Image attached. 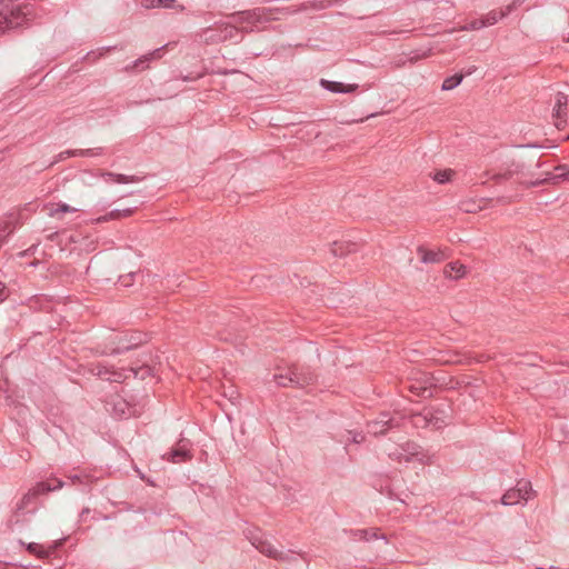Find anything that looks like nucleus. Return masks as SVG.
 <instances>
[{
	"label": "nucleus",
	"mask_w": 569,
	"mask_h": 569,
	"mask_svg": "<svg viewBox=\"0 0 569 569\" xmlns=\"http://www.w3.org/2000/svg\"><path fill=\"white\" fill-rule=\"evenodd\" d=\"M68 479L70 480V482L72 485H76V483H82L83 482V479H87V476H81V475H72V476H69Z\"/></svg>",
	"instance_id": "obj_37"
},
{
	"label": "nucleus",
	"mask_w": 569,
	"mask_h": 569,
	"mask_svg": "<svg viewBox=\"0 0 569 569\" xmlns=\"http://www.w3.org/2000/svg\"><path fill=\"white\" fill-rule=\"evenodd\" d=\"M518 0H515L511 4L507 6L506 9L501 10H492L490 11L482 20L486 22V26H493L497 23L500 19L508 16L513 8L517 6Z\"/></svg>",
	"instance_id": "obj_13"
},
{
	"label": "nucleus",
	"mask_w": 569,
	"mask_h": 569,
	"mask_svg": "<svg viewBox=\"0 0 569 569\" xmlns=\"http://www.w3.org/2000/svg\"><path fill=\"white\" fill-rule=\"evenodd\" d=\"M129 411L128 403L124 400H119L114 403V413L119 417L126 416Z\"/></svg>",
	"instance_id": "obj_31"
},
{
	"label": "nucleus",
	"mask_w": 569,
	"mask_h": 569,
	"mask_svg": "<svg viewBox=\"0 0 569 569\" xmlns=\"http://www.w3.org/2000/svg\"><path fill=\"white\" fill-rule=\"evenodd\" d=\"M177 7L176 0H161V8L174 9Z\"/></svg>",
	"instance_id": "obj_41"
},
{
	"label": "nucleus",
	"mask_w": 569,
	"mask_h": 569,
	"mask_svg": "<svg viewBox=\"0 0 569 569\" xmlns=\"http://www.w3.org/2000/svg\"><path fill=\"white\" fill-rule=\"evenodd\" d=\"M418 253L421 256L423 263H436L445 259L442 251L426 250L423 247L418 248Z\"/></svg>",
	"instance_id": "obj_18"
},
{
	"label": "nucleus",
	"mask_w": 569,
	"mask_h": 569,
	"mask_svg": "<svg viewBox=\"0 0 569 569\" xmlns=\"http://www.w3.org/2000/svg\"><path fill=\"white\" fill-rule=\"evenodd\" d=\"M332 2L330 0H312L301 3L298 8H266V7H257L250 10H242L232 12L228 17L234 19L236 22L239 23H249V24H258L266 23L273 20H277V14H290L300 11L307 10H323L331 7Z\"/></svg>",
	"instance_id": "obj_1"
},
{
	"label": "nucleus",
	"mask_w": 569,
	"mask_h": 569,
	"mask_svg": "<svg viewBox=\"0 0 569 569\" xmlns=\"http://www.w3.org/2000/svg\"><path fill=\"white\" fill-rule=\"evenodd\" d=\"M419 420H423L425 427H432L436 430L442 429L447 426V415L442 409H429L416 415L413 423L419 425Z\"/></svg>",
	"instance_id": "obj_6"
},
{
	"label": "nucleus",
	"mask_w": 569,
	"mask_h": 569,
	"mask_svg": "<svg viewBox=\"0 0 569 569\" xmlns=\"http://www.w3.org/2000/svg\"><path fill=\"white\" fill-rule=\"evenodd\" d=\"M252 32L253 29L250 28H237L236 26L227 22H216L213 26L203 28L198 37L202 42L206 43H219L226 40L234 38V36L240 32Z\"/></svg>",
	"instance_id": "obj_2"
},
{
	"label": "nucleus",
	"mask_w": 569,
	"mask_h": 569,
	"mask_svg": "<svg viewBox=\"0 0 569 569\" xmlns=\"http://www.w3.org/2000/svg\"><path fill=\"white\" fill-rule=\"evenodd\" d=\"M129 371L132 372L134 377H138L139 372L143 371V373L141 375V378H143L144 373H149L150 372V368L149 367L139 368V369L130 368Z\"/></svg>",
	"instance_id": "obj_42"
},
{
	"label": "nucleus",
	"mask_w": 569,
	"mask_h": 569,
	"mask_svg": "<svg viewBox=\"0 0 569 569\" xmlns=\"http://www.w3.org/2000/svg\"><path fill=\"white\" fill-rule=\"evenodd\" d=\"M163 458L172 463H180L190 460L192 455L190 453L187 443L181 440L178 446L166 453Z\"/></svg>",
	"instance_id": "obj_9"
},
{
	"label": "nucleus",
	"mask_w": 569,
	"mask_h": 569,
	"mask_svg": "<svg viewBox=\"0 0 569 569\" xmlns=\"http://www.w3.org/2000/svg\"><path fill=\"white\" fill-rule=\"evenodd\" d=\"M126 378L127 376L123 375L122 372H112V377H109L108 379L111 381L120 382Z\"/></svg>",
	"instance_id": "obj_43"
},
{
	"label": "nucleus",
	"mask_w": 569,
	"mask_h": 569,
	"mask_svg": "<svg viewBox=\"0 0 569 569\" xmlns=\"http://www.w3.org/2000/svg\"><path fill=\"white\" fill-rule=\"evenodd\" d=\"M100 176L106 180H111L116 183H131L141 180V178L138 176H127L121 173H114L111 171H102Z\"/></svg>",
	"instance_id": "obj_16"
},
{
	"label": "nucleus",
	"mask_w": 569,
	"mask_h": 569,
	"mask_svg": "<svg viewBox=\"0 0 569 569\" xmlns=\"http://www.w3.org/2000/svg\"><path fill=\"white\" fill-rule=\"evenodd\" d=\"M429 53H430V50H428V51H423L421 54H419V53H417V52H410V54H409V61H410V62H416V61H418V60H419V59H421V58H426V57H428V56H429Z\"/></svg>",
	"instance_id": "obj_36"
},
{
	"label": "nucleus",
	"mask_w": 569,
	"mask_h": 569,
	"mask_svg": "<svg viewBox=\"0 0 569 569\" xmlns=\"http://www.w3.org/2000/svg\"><path fill=\"white\" fill-rule=\"evenodd\" d=\"M89 513H90V509L83 508L82 511L80 512V521H86Z\"/></svg>",
	"instance_id": "obj_45"
},
{
	"label": "nucleus",
	"mask_w": 569,
	"mask_h": 569,
	"mask_svg": "<svg viewBox=\"0 0 569 569\" xmlns=\"http://www.w3.org/2000/svg\"><path fill=\"white\" fill-rule=\"evenodd\" d=\"M134 276V272H130L128 273L127 276H121L120 277V282L124 286V287H129L131 286V278Z\"/></svg>",
	"instance_id": "obj_38"
},
{
	"label": "nucleus",
	"mask_w": 569,
	"mask_h": 569,
	"mask_svg": "<svg viewBox=\"0 0 569 569\" xmlns=\"http://www.w3.org/2000/svg\"><path fill=\"white\" fill-rule=\"evenodd\" d=\"M475 69H476L475 67H472L471 69H469V70H468V72H467V74H471V73H472V71H473Z\"/></svg>",
	"instance_id": "obj_50"
},
{
	"label": "nucleus",
	"mask_w": 569,
	"mask_h": 569,
	"mask_svg": "<svg viewBox=\"0 0 569 569\" xmlns=\"http://www.w3.org/2000/svg\"><path fill=\"white\" fill-rule=\"evenodd\" d=\"M521 489H509L501 498V503L505 506H512L518 503L522 497L520 496Z\"/></svg>",
	"instance_id": "obj_22"
},
{
	"label": "nucleus",
	"mask_w": 569,
	"mask_h": 569,
	"mask_svg": "<svg viewBox=\"0 0 569 569\" xmlns=\"http://www.w3.org/2000/svg\"><path fill=\"white\" fill-rule=\"evenodd\" d=\"M552 177H555V173L547 172L546 177L543 179H538V180H535V181H530V182L527 183V187H539V186H542V184L548 183V182H553V178Z\"/></svg>",
	"instance_id": "obj_32"
},
{
	"label": "nucleus",
	"mask_w": 569,
	"mask_h": 569,
	"mask_svg": "<svg viewBox=\"0 0 569 569\" xmlns=\"http://www.w3.org/2000/svg\"><path fill=\"white\" fill-rule=\"evenodd\" d=\"M459 209L466 213H476L483 209L479 202L473 199L462 200L458 204Z\"/></svg>",
	"instance_id": "obj_23"
},
{
	"label": "nucleus",
	"mask_w": 569,
	"mask_h": 569,
	"mask_svg": "<svg viewBox=\"0 0 569 569\" xmlns=\"http://www.w3.org/2000/svg\"><path fill=\"white\" fill-rule=\"evenodd\" d=\"M486 26V22L482 19H476L468 23V26L465 27L466 30H479Z\"/></svg>",
	"instance_id": "obj_34"
},
{
	"label": "nucleus",
	"mask_w": 569,
	"mask_h": 569,
	"mask_svg": "<svg viewBox=\"0 0 569 569\" xmlns=\"http://www.w3.org/2000/svg\"><path fill=\"white\" fill-rule=\"evenodd\" d=\"M320 84L326 90H328L330 92H335V93H350V92H355L358 89V87H359L356 83H353V84H345L342 82L331 81V80H326V79H321L320 80Z\"/></svg>",
	"instance_id": "obj_11"
},
{
	"label": "nucleus",
	"mask_w": 569,
	"mask_h": 569,
	"mask_svg": "<svg viewBox=\"0 0 569 569\" xmlns=\"http://www.w3.org/2000/svg\"><path fill=\"white\" fill-rule=\"evenodd\" d=\"M462 79H463V74H460V73H456L451 77H448L443 80L441 89L446 90V91L452 90L461 83Z\"/></svg>",
	"instance_id": "obj_24"
},
{
	"label": "nucleus",
	"mask_w": 569,
	"mask_h": 569,
	"mask_svg": "<svg viewBox=\"0 0 569 569\" xmlns=\"http://www.w3.org/2000/svg\"><path fill=\"white\" fill-rule=\"evenodd\" d=\"M74 211H77L76 208L70 207L67 203H60V204H58V207L56 209L50 211V216L54 217L60 212H74Z\"/></svg>",
	"instance_id": "obj_33"
},
{
	"label": "nucleus",
	"mask_w": 569,
	"mask_h": 569,
	"mask_svg": "<svg viewBox=\"0 0 569 569\" xmlns=\"http://www.w3.org/2000/svg\"><path fill=\"white\" fill-rule=\"evenodd\" d=\"M102 148H89V149H74L67 150L59 154V160H62L67 157H96L102 153Z\"/></svg>",
	"instance_id": "obj_14"
},
{
	"label": "nucleus",
	"mask_w": 569,
	"mask_h": 569,
	"mask_svg": "<svg viewBox=\"0 0 569 569\" xmlns=\"http://www.w3.org/2000/svg\"><path fill=\"white\" fill-rule=\"evenodd\" d=\"M56 236H57V232H53V233H51L48 238H49L50 240H53V238H54Z\"/></svg>",
	"instance_id": "obj_48"
},
{
	"label": "nucleus",
	"mask_w": 569,
	"mask_h": 569,
	"mask_svg": "<svg viewBox=\"0 0 569 569\" xmlns=\"http://www.w3.org/2000/svg\"><path fill=\"white\" fill-rule=\"evenodd\" d=\"M400 420L392 417L389 412H381L379 417L367 425L368 433L373 436H382L389 429L398 428Z\"/></svg>",
	"instance_id": "obj_5"
},
{
	"label": "nucleus",
	"mask_w": 569,
	"mask_h": 569,
	"mask_svg": "<svg viewBox=\"0 0 569 569\" xmlns=\"http://www.w3.org/2000/svg\"><path fill=\"white\" fill-rule=\"evenodd\" d=\"M553 183L569 181V164H559L555 168Z\"/></svg>",
	"instance_id": "obj_25"
},
{
	"label": "nucleus",
	"mask_w": 569,
	"mask_h": 569,
	"mask_svg": "<svg viewBox=\"0 0 569 569\" xmlns=\"http://www.w3.org/2000/svg\"><path fill=\"white\" fill-rule=\"evenodd\" d=\"M140 3L144 9L161 8V0H141Z\"/></svg>",
	"instance_id": "obj_35"
},
{
	"label": "nucleus",
	"mask_w": 569,
	"mask_h": 569,
	"mask_svg": "<svg viewBox=\"0 0 569 569\" xmlns=\"http://www.w3.org/2000/svg\"><path fill=\"white\" fill-rule=\"evenodd\" d=\"M525 147H528V148H539L540 146H538V144H526Z\"/></svg>",
	"instance_id": "obj_47"
},
{
	"label": "nucleus",
	"mask_w": 569,
	"mask_h": 569,
	"mask_svg": "<svg viewBox=\"0 0 569 569\" xmlns=\"http://www.w3.org/2000/svg\"><path fill=\"white\" fill-rule=\"evenodd\" d=\"M516 489H521L520 496L522 497V500L526 501L530 498L532 492L531 483L526 480L518 481Z\"/></svg>",
	"instance_id": "obj_28"
},
{
	"label": "nucleus",
	"mask_w": 569,
	"mask_h": 569,
	"mask_svg": "<svg viewBox=\"0 0 569 569\" xmlns=\"http://www.w3.org/2000/svg\"><path fill=\"white\" fill-rule=\"evenodd\" d=\"M411 390H412V391H416V390H418V388H416V387H411ZM426 392H429V393H430V391H429L427 388H419V392H418V395H419V396H425V393H426Z\"/></svg>",
	"instance_id": "obj_46"
},
{
	"label": "nucleus",
	"mask_w": 569,
	"mask_h": 569,
	"mask_svg": "<svg viewBox=\"0 0 569 569\" xmlns=\"http://www.w3.org/2000/svg\"><path fill=\"white\" fill-rule=\"evenodd\" d=\"M466 270H467V268L465 264L459 263L458 261L450 262L445 268V274H446V277L457 280V279L462 278L466 274Z\"/></svg>",
	"instance_id": "obj_19"
},
{
	"label": "nucleus",
	"mask_w": 569,
	"mask_h": 569,
	"mask_svg": "<svg viewBox=\"0 0 569 569\" xmlns=\"http://www.w3.org/2000/svg\"><path fill=\"white\" fill-rule=\"evenodd\" d=\"M290 370L295 379L296 388H305L316 381L317 376L309 367L292 365Z\"/></svg>",
	"instance_id": "obj_7"
},
{
	"label": "nucleus",
	"mask_w": 569,
	"mask_h": 569,
	"mask_svg": "<svg viewBox=\"0 0 569 569\" xmlns=\"http://www.w3.org/2000/svg\"><path fill=\"white\" fill-rule=\"evenodd\" d=\"M455 174V171L452 169H445V170H438L436 171L431 177L435 181L438 183H447L450 181L451 177Z\"/></svg>",
	"instance_id": "obj_27"
},
{
	"label": "nucleus",
	"mask_w": 569,
	"mask_h": 569,
	"mask_svg": "<svg viewBox=\"0 0 569 569\" xmlns=\"http://www.w3.org/2000/svg\"><path fill=\"white\" fill-rule=\"evenodd\" d=\"M18 512L19 511H16V513L12 515L6 522V532H13L16 530V527L22 523V520L19 518Z\"/></svg>",
	"instance_id": "obj_29"
},
{
	"label": "nucleus",
	"mask_w": 569,
	"mask_h": 569,
	"mask_svg": "<svg viewBox=\"0 0 569 569\" xmlns=\"http://www.w3.org/2000/svg\"><path fill=\"white\" fill-rule=\"evenodd\" d=\"M351 251V244L345 246L343 243L335 242L331 252L336 257H342Z\"/></svg>",
	"instance_id": "obj_30"
},
{
	"label": "nucleus",
	"mask_w": 569,
	"mask_h": 569,
	"mask_svg": "<svg viewBox=\"0 0 569 569\" xmlns=\"http://www.w3.org/2000/svg\"><path fill=\"white\" fill-rule=\"evenodd\" d=\"M9 296V290L7 289L6 284L0 281V302L7 299Z\"/></svg>",
	"instance_id": "obj_39"
},
{
	"label": "nucleus",
	"mask_w": 569,
	"mask_h": 569,
	"mask_svg": "<svg viewBox=\"0 0 569 569\" xmlns=\"http://www.w3.org/2000/svg\"><path fill=\"white\" fill-rule=\"evenodd\" d=\"M419 447L413 442H407L401 447V451L397 450L393 453H390V456H395L400 462H409L412 457L419 455Z\"/></svg>",
	"instance_id": "obj_12"
},
{
	"label": "nucleus",
	"mask_w": 569,
	"mask_h": 569,
	"mask_svg": "<svg viewBox=\"0 0 569 569\" xmlns=\"http://www.w3.org/2000/svg\"><path fill=\"white\" fill-rule=\"evenodd\" d=\"M353 537L365 541H370L378 538L386 539L383 535L379 536L377 528L358 529L353 531Z\"/></svg>",
	"instance_id": "obj_20"
},
{
	"label": "nucleus",
	"mask_w": 569,
	"mask_h": 569,
	"mask_svg": "<svg viewBox=\"0 0 569 569\" xmlns=\"http://www.w3.org/2000/svg\"><path fill=\"white\" fill-rule=\"evenodd\" d=\"M243 532L251 545L267 557L279 561H290L293 558V552H284L276 549L270 541L263 538L260 529L248 528Z\"/></svg>",
	"instance_id": "obj_3"
},
{
	"label": "nucleus",
	"mask_w": 569,
	"mask_h": 569,
	"mask_svg": "<svg viewBox=\"0 0 569 569\" xmlns=\"http://www.w3.org/2000/svg\"><path fill=\"white\" fill-rule=\"evenodd\" d=\"M417 427H425L423 426V420H419V425H416Z\"/></svg>",
	"instance_id": "obj_49"
},
{
	"label": "nucleus",
	"mask_w": 569,
	"mask_h": 569,
	"mask_svg": "<svg viewBox=\"0 0 569 569\" xmlns=\"http://www.w3.org/2000/svg\"><path fill=\"white\" fill-rule=\"evenodd\" d=\"M510 178H511L510 171L505 172V173H498L492 177V179L496 180L497 182H500L501 180H508Z\"/></svg>",
	"instance_id": "obj_40"
},
{
	"label": "nucleus",
	"mask_w": 569,
	"mask_h": 569,
	"mask_svg": "<svg viewBox=\"0 0 569 569\" xmlns=\"http://www.w3.org/2000/svg\"><path fill=\"white\" fill-rule=\"evenodd\" d=\"M274 382L280 387H295V379L292 377V372L290 370V367L286 371V373H276L273 375Z\"/></svg>",
	"instance_id": "obj_21"
},
{
	"label": "nucleus",
	"mask_w": 569,
	"mask_h": 569,
	"mask_svg": "<svg viewBox=\"0 0 569 569\" xmlns=\"http://www.w3.org/2000/svg\"><path fill=\"white\" fill-rule=\"evenodd\" d=\"M162 49H163V47L158 48V49L153 50L152 52L147 53V54L140 57L139 59H137L132 63L124 67V71L126 72H133V71H141V70L147 69L148 68V63L151 60L157 59V58L160 57V52H161Z\"/></svg>",
	"instance_id": "obj_10"
},
{
	"label": "nucleus",
	"mask_w": 569,
	"mask_h": 569,
	"mask_svg": "<svg viewBox=\"0 0 569 569\" xmlns=\"http://www.w3.org/2000/svg\"><path fill=\"white\" fill-rule=\"evenodd\" d=\"M568 104V97L563 92H557L556 104L553 108V117L558 120L565 121L567 116L566 108Z\"/></svg>",
	"instance_id": "obj_15"
},
{
	"label": "nucleus",
	"mask_w": 569,
	"mask_h": 569,
	"mask_svg": "<svg viewBox=\"0 0 569 569\" xmlns=\"http://www.w3.org/2000/svg\"><path fill=\"white\" fill-rule=\"evenodd\" d=\"M67 485V482L56 478L51 477L44 481L38 482L32 489H30L20 500V502L17 505V511L23 510L33 498L38 497L39 495L48 493L50 491H56L58 489L63 488Z\"/></svg>",
	"instance_id": "obj_4"
},
{
	"label": "nucleus",
	"mask_w": 569,
	"mask_h": 569,
	"mask_svg": "<svg viewBox=\"0 0 569 569\" xmlns=\"http://www.w3.org/2000/svg\"><path fill=\"white\" fill-rule=\"evenodd\" d=\"M26 548L29 553L36 555L41 559L48 558L51 553L50 550H44L42 546H40L36 542H30V543L26 545Z\"/></svg>",
	"instance_id": "obj_26"
},
{
	"label": "nucleus",
	"mask_w": 569,
	"mask_h": 569,
	"mask_svg": "<svg viewBox=\"0 0 569 569\" xmlns=\"http://www.w3.org/2000/svg\"><path fill=\"white\" fill-rule=\"evenodd\" d=\"M142 342H143V340L139 333L121 336V337H119L118 346L112 349L111 353H113V355L123 353L133 348H137Z\"/></svg>",
	"instance_id": "obj_8"
},
{
	"label": "nucleus",
	"mask_w": 569,
	"mask_h": 569,
	"mask_svg": "<svg viewBox=\"0 0 569 569\" xmlns=\"http://www.w3.org/2000/svg\"><path fill=\"white\" fill-rule=\"evenodd\" d=\"M134 211H136V208H126L122 210L116 209L104 216L97 218L96 222L102 223V222H107L109 220H117V219L130 217Z\"/></svg>",
	"instance_id": "obj_17"
},
{
	"label": "nucleus",
	"mask_w": 569,
	"mask_h": 569,
	"mask_svg": "<svg viewBox=\"0 0 569 569\" xmlns=\"http://www.w3.org/2000/svg\"><path fill=\"white\" fill-rule=\"evenodd\" d=\"M365 440V436L361 432L352 433L351 441L355 443H361Z\"/></svg>",
	"instance_id": "obj_44"
}]
</instances>
